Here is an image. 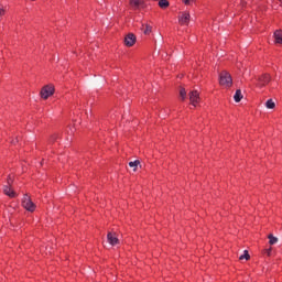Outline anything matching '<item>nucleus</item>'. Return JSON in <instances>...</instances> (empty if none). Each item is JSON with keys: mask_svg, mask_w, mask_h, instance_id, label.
<instances>
[{"mask_svg": "<svg viewBox=\"0 0 282 282\" xmlns=\"http://www.w3.org/2000/svg\"><path fill=\"white\" fill-rule=\"evenodd\" d=\"M4 195H8V197H17V192L12 191V187L10 185H6L3 187Z\"/></svg>", "mask_w": 282, "mask_h": 282, "instance_id": "obj_10", "label": "nucleus"}, {"mask_svg": "<svg viewBox=\"0 0 282 282\" xmlns=\"http://www.w3.org/2000/svg\"><path fill=\"white\" fill-rule=\"evenodd\" d=\"M265 107H267V109H274V107H276V104H274V101L272 99H269L265 102Z\"/></svg>", "mask_w": 282, "mask_h": 282, "instance_id": "obj_16", "label": "nucleus"}, {"mask_svg": "<svg viewBox=\"0 0 282 282\" xmlns=\"http://www.w3.org/2000/svg\"><path fill=\"white\" fill-rule=\"evenodd\" d=\"M11 184H12V177L9 176V178H8V185H7V186H11Z\"/></svg>", "mask_w": 282, "mask_h": 282, "instance_id": "obj_22", "label": "nucleus"}, {"mask_svg": "<svg viewBox=\"0 0 282 282\" xmlns=\"http://www.w3.org/2000/svg\"><path fill=\"white\" fill-rule=\"evenodd\" d=\"M178 23L181 25H188V23H191V13L188 12H183L180 17H178Z\"/></svg>", "mask_w": 282, "mask_h": 282, "instance_id": "obj_4", "label": "nucleus"}, {"mask_svg": "<svg viewBox=\"0 0 282 282\" xmlns=\"http://www.w3.org/2000/svg\"><path fill=\"white\" fill-rule=\"evenodd\" d=\"M270 80H271V77L268 74H263L262 76L258 77L260 87H265V85H268Z\"/></svg>", "mask_w": 282, "mask_h": 282, "instance_id": "obj_8", "label": "nucleus"}, {"mask_svg": "<svg viewBox=\"0 0 282 282\" xmlns=\"http://www.w3.org/2000/svg\"><path fill=\"white\" fill-rule=\"evenodd\" d=\"M243 259H246V261H248V260L250 259V253H248V250H245V251H243V254H241V256L239 257V260H240V261H243Z\"/></svg>", "mask_w": 282, "mask_h": 282, "instance_id": "obj_17", "label": "nucleus"}, {"mask_svg": "<svg viewBox=\"0 0 282 282\" xmlns=\"http://www.w3.org/2000/svg\"><path fill=\"white\" fill-rule=\"evenodd\" d=\"M189 102L193 107H197V104L199 102V93L197 90L189 93Z\"/></svg>", "mask_w": 282, "mask_h": 282, "instance_id": "obj_5", "label": "nucleus"}, {"mask_svg": "<svg viewBox=\"0 0 282 282\" xmlns=\"http://www.w3.org/2000/svg\"><path fill=\"white\" fill-rule=\"evenodd\" d=\"M107 241L110 243V246H118V243H120V239H118V236H116L113 232H108Z\"/></svg>", "mask_w": 282, "mask_h": 282, "instance_id": "obj_7", "label": "nucleus"}, {"mask_svg": "<svg viewBox=\"0 0 282 282\" xmlns=\"http://www.w3.org/2000/svg\"><path fill=\"white\" fill-rule=\"evenodd\" d=\"M271 252H272V248H270V249L267 250L268 257H270V253H271Z\"/></svg>", "mask_w": 282, "mask_h": 282, "instance_id": "obj_23", "label": "nucleus"}, {"mask_svg": "<svg viewBox=\"0 0 282 282\" xmlns=\"http://www.w3.org/2000/svg\"><path fill=\"white\" fill-rule=\"evenodd\" d=\"M242 98H243V95L241 94V89L236 90L234 95L235 102H241Z\"/></svg>", "mask_w": 282, "mask_h": 282, "instance_id": "obj_13", "label": "nucleus"}, {"mask_svg": "<svg viewBox=\"0 0 282 282\" xmlns=\"http://www.w3.org/2000/svg\"><path fill=\"white\" fill-rule=\"evenodd\" d=\"M270 246H274V243L279 242V238L274 237L272 234L268 236Z\"/></svg>", "mask_w": 282, "mask_h": 282, "instance_id": "obj_15", "label": "nucleus"}, {"mask_svg": "<svg viewBox=\"0 0 282 282\" xmlns=\"http://www.w3.org/2000/svg\"><path fill=\"white\" fill-rule=\"evenodd\" d=\"M22 206L29 213H34L36 210V205L32 202V198L28 194H25L22 198Z\"/></svg>", "mask_w": 282, "mask_h": 282, "instance_id": "obj_2", "label": "nucleus"}, {"mask_svg": "<svg viewBox=\"0 0 282 282\" xmlns=\"http://www.w3.org/2000/svg\"><path fill=\"white\" fill-rule=\"evenodd\" d=\"M129 166L130 169H133V171H138V166H140V161L139 160L131 161L129 162Z\"/></svg>", "mask_w": 282, "mask_h": 282, "instance_id": "obj_14", "label": "nucleus"}, {"mask_svg": "<svg viewBox=\"0 0 282 282\" xmlns=\"http://www.w3.org/2000/svg\"><path fill=\"white\" fill-rule=\"evenodd\" d=\"M180 96H181L182 100H186V89L185 88H181Z\"/></svg>", "mask_w": 282, "mask_h": 282, "instance_id": "obj_19", "label": "nucleus"}, {"mask_svg": "<svg viewBox=\"0 0 282 282\" xmlns=\"http://www.w3.org/2000/svg\"><path fill=\"white\" fill-rule=\"evenodd\" d=\"M41 98H43V100H47V98H50V96H54V86L53 85H46L41 89L40 93Z\"/></svg>", "mask_w": 282, "mask_h": 282, "instance_id": "obj_3", "label": "nucleus"}, {"mask_svg": "<svg viewBox=\"0 0 282 282\" xmlns=\"http://www.w3.org/2000/svg\"><path fill=\"white\" fill-rule=\"evenodd\" d=\"M280 2H281V4H282V0H279Z\"/></svg>", "mask_w": 282, "mask_h": 282, "instance_id": "obj_24", "label": "nucleus"}, {"mask_svg": "<svg viewBox=\"0 0 282 282\" xmlns=\"http://www.w3.org/2000/svg\"><path fill=\"white\" fill-rule=\"evenodd\" d=\"M159 6L160 8H169V0H160Z\"/></svg>", "mask_w": 282, "mask_h": 282, "instance_id": "obj_18", "label": "nucleus"}, {"mask_svg": "<svg viewBox=\"0 0 282 282\" xmlns=\"http://www.w3.org/2000/svg\"><path fill=\"white\" fill-rule=\"evenodd\" d=\"M193 1H195V0H183V3L185 6H191V3H193Z\"/></svg>", "mask_w": 282, "mask_h": 282, "instance_id": "obj_20", "label": "nucleus"}, {"mask_svg": "<svg viewBox=\"0 0 282 282\" xmlns=\"http://www.w3.org/2000/svg\"><path fill=\"white\" fill-rule=\"evenodd\" d=\"M130 6L133 10H140L144 6V0H130Z\"/></svg>", "mask_w": 282, "mask_h": 282, "instance_id": "obj_9", "label": "nucleus"}, {"mask_svg": "<svg viewBox=\"0 0 282 282\" xmlns=\"http://www.w3.org/2000/svg\"><path fill=\"white\" fill-rule=\"evenodd\" d=\"M219 85L223 87H231L232 86V76H230V73L223 70L219 74Z\"/></svg>", "mask_w": 282, "mask_h": 282, "instance_id": "obj_1", "label": "nucleus"}, {"mask_svg": "<svg viewBox=\"0 0 282 282\" xmlns=\"http://www.w3.org/2000/svg\"><path fill=\"white\" fill-rule=\"evenodd\" d=\"M124 45L127 47H133V45H135V35L133 33H129L128 35H126Z\"/></svg>", "mask_w": 282, "mask_h": 282, "instance_id": "obj_6", "label": "nucleus"}, {"mask_svg": "<svg viewBox=\"0 0 282 282\" xmlns=\"http://www.w3.org/2000/svg\"><path fill=\"white\" fill-rule=\"evenodd\" d=\"M6 14V9H0V17H3Z\"/></svg>", "mask_w": 282, "mask_h": 282, "instance_id": "obj_21", "label": "nucleus"}, {"mask_svg": "<svg viewBox=\"0 0 282 282\" xmlns=\"http://www.w3.org/2000/svg\"><path fill=\"white\" fill-rule=\"evenodd\" d=\"M273 36L275 39V43H278L279 45H282V31L281 30L275 31Z\"/></svg>", "mask_w": 282, "mask_h": 282, "instance_id": "obj_12", "label": "nucleus"}, {"mask_svg": "<svg viewBox=\"0 0 282 282\" xmlns=\"http://www.w3.org/2000/svg\"><path fill=\"white\" fill-rule=\"evenodd\" d=\"M141 29L143 30V33L147 35L151 34V32L153 31V26H151L148 23H142Z\"/></svg>", "mask_w": 282, "mask_h": 282, "instance_id": "obj_11", "label": "nucleus"}]
</instances>
